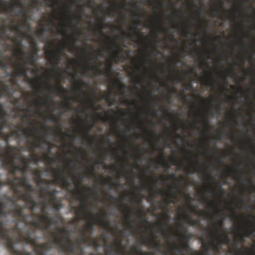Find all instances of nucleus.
Segmentation results:
<instances>
[{
  "mask_svg": "<svg viewBox=\"0 0 255 255\" xmlns=\"http://www.w3.org/2000/svg\"><path fill=\"white\" fill-rule=\"evenodd\" d=\"M245 38L242 36L241 37V40L242 42L240 44V48L244 52H247L248 50L247 46L246 44V42L244 41Z\"/></svg>",
  "mask_w": 255,
  "mask_h": 255,
  "instance_id": "c03bdc74",
  "label": "nucleus"
},
{
  "mask_svg": "<svg viewBox=\"0 0 255 255\" xmlns=\"http://www.w3.org/2000/svg\"><path fill=\"white\" fill-rule=\"evenodd\" d=\"M66 173V170L65 169H61L60 168H56L53 169V176L54 178L52 179L54 181V184L57 185H61L62 184L63 174Z\"/></svg>",
  "mask_w": 255,
  "mask_h": 255,
  "instance_id": "412c9836",
  "label": "nucleus"
},
{
  "mask_svg": "<svg viewBox=\"0 0 255 255\" xmlns=\"http://www.w3.org/2000/svg\"><path fill=\"white\" fill-rule=\"evenodd\" d=\"M96 165L94 163L90 165V169H88L86 172V178L88 179H90V177L92 175L94 174V172L95 171Z\"/></svg>",
  "mask_w": 255,
  "mask_h": 255,
  "instance_id": "58836bf2",
  "label": "nucleus"
},
{
  "mask_svg": "<svg viewBox=\"0 0 255 255\" xmlns=\"http://www.w3.org/2000/svg\"><path fill=\"white\" fill-rule=\"evenodd\" d=\"M16 16L18 17H21L22 18V23L25 24L27 21L28 19L29 18L30 16L26 14L25 13L23 12L22 11L19 10L18 12L16 13Z\"/></svg>",
  "mask_w": 255,
  "mask_h": 255,
  "instance_id": "e433bc0d",
  "label": "nucleus"
},
{
  "mask_svg": "<svg viewBox=\"0 0 255 255\" xmlns=\"http://www.w3.org/2000/svg\"><path fill=\"white\" fill-rule=\"evenodd\" d=\"M8 31L5 33V39H2L0 38V43H3L5 44L6 46L5 50H7L8 51H10V50H13L14 51V49H13V46L11 44H9V43H6V40L8 39L7 38V32Z\"/></svg>",
  "mask_w": 255,
  "mask_h": 255,
  "instance_id": "f704fd0d",
  "label": "nucleus"
},
{
  "mask_svg": "<svg viewBox=\"0 0 255 255\" xmlns=\"http://www.w3.org/2000/svg\"><path fill=\"white\" fill-rule=\"evenodd\" d=\"M113 66V63L112 62H109L107 63L106 68L105 71L100 68H96V67H94V69L96 70L97 75H104V74H107L110 76L112 74Z\"/></svg>",
  "mask_w": 255,
  "mask_h": 255,
  "instance_id": "cd10ccee",
  "label": "nucleus"
},
{
  "mask_svg": "<svg viewBox=\"0 0 255 255\" xmlns=\"http://www.w3.org/2000/svg\"><path fill=\"white\" fill-rule=\"evenodd\" d=\"M224 225V221L221 220L218 222H214L215 228L217 230L214 231V234L215 232H219L220 233V231L223 229V226Z\"/></svg>",
  "mask_w": 255,
  "mask_h": 255,
  "instance_id": "79ce46f5",
  "label": "nucleus"
},
{
  "mask_svg": "<svg viewBox=\"0 0 255 255\" xmlns=\"http://www.w3.org/2000/svg\"><path fill=\"white\" fill-rule=\"evenodd\" d=\"M24 36H26L27 39H31L30 35H28L27 33H25L24 34L23 33H19V34H16L15 36L7 35L8 39L10 40L15 46L14 55L17 56L19 57H20L22 55H25L26 54V52L23 51L22 49L21 48V46L22 45V37Z\"/></svg>",
  "mask_w": 255,
  "mask_h": 255,
  "instance_id": "423d86ee",
  "label": "nucleus"
},
{
  "mask_svg": "<svg viewBox=\"0 0 255 255\" xmlns=\"http://www.w3.org/2000/svg\"><path fill=\"white\" fill-rule=\"evenodd\" d=\"M20 5V2H8L4 1V0H0V11L2 13H10L13 12V9L15 5Z\"/></svg>",
  "mask_w": 255,
  "mask_h": 255,
  "instance_id": "4468645a",
  "label": "nucleus"
},
{
  "mask_svg": "<svg viewBox=\"0 0 255 255\" xmlns=\"http://www.w3.org/2000/svg\"><path fill=\"white\" fill-rule=\"evenodd\" d=\"M213 103L216 105L215 109H216V112L214 114V115H219L220 112H221V107L219 105H217L216 104V100L214 99L213 100Z\"/></svg>",
  "mask_w": 255,
  "mask_h": 255,
  "instance_id": "5fc2aeb1",
  "label": "nucleus"
},
{
  "mask_svg": "<svg viewBox=\"0 0 255 255\" xmlns=\"http://www.w3.org/2000/svg\"><path fill=\"white\" fill-rule=\"evenodd\" d=\"M20 2V5H15V7H20L21 8L20 10H22L23 12L25 13L27 15H29V13L30 12V9L26 8V6L24 5V3L22 2L21 0H17L16 1V2Z\"/></svg>",
  "mask_w": 255,
  "mask_h": 255,
  "instance_id": "4c0bfd02",
  "label": "nucleus"
},
{
  "mask_svg": "<svg viewBox=\"0 0 255 255\" xmlns=\"http://www.w3.org/2000/svg\"><path fill=\"white\" fill-rule=\"evenodd\" d=\"M51 147L50 146L47 148V151L46 152L45 150L44 152V161L46 162L48 165H51L52 163H57V159L55 156H50L49 155L51 152Z\"/></svg>",
  "mask_w": 255,
  "mask_h": 255,
  "instance_id": "bb28decb",
  "label": "nucleus"
},
{
  "mask_svg": "<svg viewBox=\"0 0 255 255\" xmlns=\"http://www.w3.org/2000/svg\"><path fill=\"white\" fill-rule=\"evenodd\" d=\"M114 85L115 86H118L119 88L121 90H125L127 89L128 86L127 85H124V84L122 83L121 82L118 81V80H115L114 82Z\"/></svg>",
  "mask_w": 255,
  "mask_h": 255,
  "instance_id": "49530a36",
  "label": "nucleus"
},
{
  "mask_svg": "<svg viewBox=\"0 0 255 255\" xmlns=\"http://www.w3.org/2000/svg\"><path fill=\"white\" fill-rule=\"evenodd\" d=\"M110 96V93L107 94L106 100L107 102L109 103V105L112 106L115 104L117 99L116 98H111Z\"/></svg>",
  "mask_w": 255,
  "mask_h": 255,
  "instance_id": "37998d69",
  "label": "nucleus"
},
{
  "mask_svg": "<svg viewBox=\"0 0 255 255\" xmlns=\"http://www.w3.org/2000/svg\"><path fill=\"white\" fill-rule=\"evenodd\" d=\"M94 127V124L91 126H87L85 128L83 129V131L85 132L84 139H88L90 138L91 135L90 132L92 131Z\"/></svg>",
  "mask_w": 255,
  "mask_h": 255,
  "instance_id": "c9c22d12",
  "label": "nucleus"
},
{
  "mask_svg": "<svg viewBox=\"0 0 255 255\" xmlns=\"http://www.w3.org/2000/svg\"><path fill=\"white\" fill-rule=\"evenodd\" d=\"M70 231L66 227L58 229L57 232L52 233V241L55 244V249H59L61 252H67L68 255L74 253L79 255L74 243L70 239Z\"/></svg>",
  "mask_w": 255,
  "mask_h": 255,
  "instance_id": "20e7f679",
  "label": "nucleus"
},
{
  "mask_svg": "<svg viewBox=\"0 0 255 255\" xmlns=\"http://www.w3.org/2000/svg\"><path fill=\"white\" fill-rule=\"evenodd\" d=\"M146 60H147V58H146L145 60H144L143 61L142 64H141V63L136 64L135 65L136 68V69H144H144H145L147 70V69L145 66V64H147Z\"/></svg>",
  "mask_w": 255,
  "mask_h": 255,
  "instance_id": "8fccbe9b",
  "label": "nucleus"
},
{
  "mask_svg": "<svg viewBox=\"0 0 255 255\" xmlns=\"http://www.w3.org/2000/svg\"><path fill=\"white\" fill-rule=\"evenodd\" d=\"M253 232H255V229L252 230V228H248L245 230V237H249L252 235Z\"/></svg>",
  "mask_w": 255,
  "mask_h": 255,
  "instance_id": "bf43d9fd",
  "label": "nucleus"
},
{
  "mask_svg": "<svg viewBox=\"0 0 255 255\" xmlns=\"http://www.w3.org/2000/svg\"><path fill=\"white\" fill-rule=\"evenodd\" d=\"M51 122H53L56 123H59L60 122V118H59V116L56 115H52L50 118H47Z\"/></svg>",
  "mask_w": 255,
  "mask_h": 255,
  "instance_id": "de8ad7c7",
  "label": "nucleus"
},
{
  "mask_svg": "<svg viewBox=\"0 0 255 255\" xmlns=\"http://www.w3.org/2000/svg\"><path fill=\"white\" fill-rule=\"evenodd\" d=\"M144 245L146 246H151L152 248L160 251L162 247L165 246L163 243L157 241L156 238H153L146 240L141 243L140 245Z\"/></svg>",
  "mask_w": 255,
  "mask_h": 255,
  "instance_id": "4be33fe9",
  "label": "nucleus"
},
{
  "mask_svg": "<svg viewBox=\"0 0 255 255\" xmlns=\"http://www.w3.org/2000/svg\"><path fill=\"white\" fill-rule=\"evenodd\" d=\"M220 240L222 244L225 243L226 245L227 244H229L230 242V239L227 235H225L223 238H220Z\"/></svg>",
  "mask_w": 255,
  "mask_h": 255,
  "instance_id": "6e6d98bb",
  "label": "nucleus"
},
{
  "mask_svg": "<svg viewBox=\"0 0 255 255\" xmlns=\"http://www.w3.org/2000/svg\"><path fill=\"white\" fill-rule=\"evenodd\" d=\"M32 48L34 51L33 53H29L26 52L25 55H22L20 59H22L23 57H25L26 60L23 61V63L24 64H27L28 62L30 65L34 66L35 65L36 61L38 58V56L36 53V52H38V49L36 46H32Z\"/></svg>",
  "mask_w": 255,
  "mask_h": 255,
  "instance_id": "f8f14e48",
  "label": "nucleus"
},
{
  "mask_svg": "<svg viewBox=\"0 0 255 255\" xmlns=\"http://www.w3.org/2000/svg\"><path fill=\"white\" fill-rule=\"evenodd\" d=\"M180 238L184 241L186 242L185 243H187L188 241L189 238L187 236L186 233H180Z\"/></svg>",
  "mask_w": 255,
  "mask_h": 255,
  "instance_id": "e2e57ef3",
  "label": "nucleus"
},
{
  "mask_svg": "<svg viewBox=\"0 0 255 255\" xmlns=\"http://www.w3.org/2000/svg\"><path fill=\"white\" fill-rule=\"evenodd\" d=\"M89 219L90 220L87 224V226H83L80 230L81 236L84 238H90L91 235L94 231V226L96 225V221L95 220V215L88 214L85 219Z\"/></svg>",
  "mask_w": 255,
  "mask_h": 255,
  "instance_id": "0eeeda50",
  "label": "nucleus"
},
{
  "mask_svg": "<svg viewBox=\"0 0 255 255\" xmlns=\"http://www.w3.org/2000/svg\"><path fill=\"white\" fill-rule=\"evenodd\" d=\"M112 45L113 49H115L112 56V59L113 61L115 62L116 63H118L121 59L124 58L125 55L123 53L124 49L121 45L116 41L112 42Z\"/></svg>",
  "mask_w": 255,
  "mask_h": 255,
  "instance_id": "ddd939ff",
  "label": "nucleus"
},
{
  "mask_svg": "<svg viewBox=\"0 0 255 255\" xmlns=\"http://www.w3.org/2000/svg\"><path fill=\"white\" fill-rule=\"evenodd\" d=\"M62 185L63 187L69 189L71 187V183L69 178L68 175H67V172L63 174Z\"/></svg>",
  "mask_w": 255,
  "mask_h": 255,
  "instance_id": "473e14b6",
  "label": "nucleus"
},
{
  "mask_svg": "<svg viewBox=\"0 0 255 255\" xmlns=\"http://www.w3.org/2000/svg\"><path fill=\"white\" fill-rule=\"evenodd\" d=\"M205 74H207V76L203 79L204 81L207 85L211 86L213 89H215L217 84L220 83V82L216 81V80L210 78L209 76H216L215 74L211 71H205Z\"/></svg>",
  "mask_w": 255,
  "mask_h": 255,
  "instance_id": "5701e85b",
  "label": "nucleus"
},
{
  "mask_svg": "<svg viewBox=\"0 0 255 255\" xmlns=\"http://www.w3.org/2000/svg\"><path fill=\"white\" fill-rule=\"evenodd\" d=\"M104 27V23L103 22V19H101L100 23L98 25V32L99 33H100L101 34L103 33V29Z\"/></svg>",
  "mask_w": 255,
  "mask_h": 255,
  "instance_id": "4d7b16f0",
  "label": "nucleus"
},
{
  "mask_svg": "<svg viewBox=\"0 0 255 255\" xmlns=\"http://www.w3.org/2000/svg\"><path fill=\"white\" fill-rule=\"evenodd\" d=\"M12 94H11L10 97L8 98V96H7L8 99H11L10 102L15 107V109L17 111L19 110V109L21 108V107L24 106V104L21 103V98H15V97H12Z\"/></svg>",
  "mask_w": 255,
  "mask_h": 255,
  "instance_id": "7c9ffc66",
  "label": "nucleus"
},
{
  "mask_svg": "<svg viewBox=\"0 0 255 255\" xmlns=\"http://www.w3.org/2000/svg\"><path fill=\"white\" fill-rule=\"evenodd\" d=\"M202 246L205 251L208 252L209 249H212V242L210 243H203Z\"/></svg>",
  "mask_w": 255,
  "mask_h": 255,
  "instance_id": "603ef678",
  "label": "nucleus"
},
{
  "mask_svg": "<svg viewBox=\"0 0 255 255\" xmlns=\"http://www.w3.org/2000/svg\"><path fill=\"white\" fill-rule=\"evenodd\" d=\"M201 123L203 124L205 128H208L209 124L208 123L207 120H206L205 117H203V119L202 120Z\"/></svg>",
  "mask_w": 255,
  "mask_h": 255,
  "instance_id": "69168bd1",
  "label": "nucleus"
},
{
  "mask_svg": "<svg viewBox=\"0 0 255 255\" xmlns=\"http://www.w3.org/2000/svg\"><path fill=\"white\" fill-rule=\"evenodd\" d=\"M49 80L48 79L46 83L47 85V90L49 92L50 94H52L55 93H58L60 94L61 96L63 95V94H66L67 93V91L66 90L64 87H62L60 85V82L59 81L58 85L56 86H52L49 84Z\"/></svg>",
  "mask_w": 255,
  "mask_h": 255,
  "instance_id": "f3484780",
  "label": "nucleus"
},
{
  "mask_svg": "<svg viewBox=\"0 0 255 255\" xmlns=\"http://www.w3.org/2000/svg\"><path fill=\"white\" fill-rule=\"evenodd\" d=\"M172 198H170L167 192L164 191H160L159 193L161 196H165V198L163 201H158L157 202V204L158 206V209H166L167 206L169 205L170 203H173L177 198V193L174 192L172 189H171Z\"/></svg>",
  "mask_w": 255,
  "mask_h": 255,
  "instance_id": "1a4fd4ad",
  "label": "nucleus"
},
{
  "mask_svg": "<svg viewBox=\"0 0 255 255\" xmlns=\"http://www.w3.org/2000/svg\"><path fill=\"white\" fill-rule=\"evenodd\" d=\"M16 66V67L15 68V79L17 78V77H24L25 82H27L31 85L36 84L39 90V92L42 93V90L44 88L42 84H41V83H42V76H38L36 80L30 79L27 75L28 71V68L23 66V64L21 63H16L14 66Z\"/></svg>",
  "mask_w": 255,
  "mask_h": 255,
  "instance_id": "39448f33",
  "label": "nucleus"
},
{
  "mask_svg": "<svg viewBox=\"0 0 255 255\" xmlns=\"http://www.w3.org/2000/svg\"><path fill=\"white\" fill-rule=\"evenodd\" d=\"M2 13L0 11V15ZM6 19L1 18V24L0 25V38L5 39V33L8 31V25L6 24Z\"/></svg>",
  "mask_w": 255,
  "mask_h": 255,
  "instance_id": "c756f323",
  "label": "nucleus"
},
{
  "mask_svg": "<svg viewBox=\"0 0 255 255\" xmlns=\"http://www.w3.org/2000/svg\"><path fill=\"white\" fill-rule=\"evenodd\" d=\"M130 201L133 204L134 208L136 209V212L139 217L141 220H144L146 218L147 213L144 211H141L139 207L135 204V200L133 198H131Z\"/></svg>",
  "mask_w": 255,
  "mask_h": 255,
  "instance_id": "2f4dec72",
  "label": "nucleus"
},
{
  "mask_svg": "<svg viewBox=\"0 0 255 255\" xmlns=\"http://www.w3.org/2000/svg\"><path fill=\"white\" fill-rule=\"evenodd\" d=\"M127 208L125 209L124 211L126 214V217L128 221L127 227L129 229H132L134 225V221L131 220V215L132 211L129 209V206L128 204H126Z\"/></svg>",
  "mask_w": 255,
  "mask_h": 255,
  "instance_id": "393cba45",
  "label": "nucleus"
},
{
  "mask_svg": "<svg viewBox=\"0 0 255 255\" xmlns=\"http://www.w3.org/2000/svg\"><path fill=\"white\" fill-rule=\"evenodd\" d=\"M42 102L39 101V100H36L35 102L34 105L33 103H29L28 105V108H22L21 110V112L24 113V115L22 116L21 118V123L19 124L18 125H15L13 123H11L10 124L8 122V114L7 111L5 110L3 105L2 104L0 103V111L4 112L5 113V118L4 120L6 122V125L3 127L2 129H1V131L2 133L5 134H9L12 132L13 130L17 128L18 126H23L24 128H25V126L24 124V122H27L28 126H33V123L31 122V120H30L29 118L32 117V115L31 114L30 115H28V113L31 112V110H34V107H39L41 105H45L47 107H49L50 105L49 103L53 102V100L52 99V96L50 95L48 96V99H45L44 98H41ZM2 120L0 119V123L1 122ZM0 138L4 140V139L2 136L0 135Z\"/></svg>",
  "mask_w": 255,
  "mask_h": 255,
  "instance_id": "7ed1b4c3",
  "label": "nucleus"
},
{
  "mask_svg": "<svg viewBox=\"0 0 255 255\" xmlns=\"http://www.w3.org/2000/svg\"><path fill=\"white\" fill-rule=\"evenodd\" d=\"M45 54L47 58L52 65H58L62 59V55L56 51H54L52 48V44L49 43L45 46Z\"/></svg>",
  "mask_w": 255,
  "mask_h": 255,
  "instance_id": "6e6552de",
  "label": "nucleus"
},
{
  "mask_svg": "<svg viewBox=\"0 0 255 255\" xmlns=\"http://www.w3.org/2000/svg\"><path fill=\"white\" fill-rule=\"evenodd\" d=\"M47 203H49V205L47 206V209L51 208L53 209V211L55 212H58L63 207L62 203L57 196V199L55 201H51L50 199H49Z\"/></svg>",
  "mask_w": 255,
  "mask_h": 255,
  "instance_id": "a878e982",
  "label": "nucleus"
},
{
  "mask_svg": "<svg viewBox=\"0 0 255 255\" xmlns=\"http://www.w3.org/2000/svg\"><path fill=\"white\" fill-rule=\"evenodd\" d=\"M91 239V242L93 245L96 248H99L101 246V239L100 238H90Z\"/></svg>",
  "mask_w": 255,
  "mask_h": 255,
  "instance_id": "ea45409f",
  "label": "nucleus"
},
{
  "mask_svg": "<svg viewBox=\"0 0 255 255\" xmlns=\"http://www.w3.org/2000/svg\"><path fill=\"white\" fill-rule=\"evenodd\" d=\"M131 29L134 30L135 32L134 34H132V33H130L129 36L132 38V37H137L138 39H143V40H145L144 39V33L143 32H140L139 30L140 29H137V27H132L130 28Z\"/></svg>",
  "mask_w": 255,
  "mask_h": 255,
  "instance_id": "72a5a7b5",
  "label": "nucleus"
},
{
  "mask_svg": "<svg viewBox=\"0 0 255 255\" xmlns=\"http://www.w3.org/2000/svg\"><path fill=\"white\" fill-rule=\"evenodd\" d=\"M13 12H11V13H8V15L6 17H4L3 18V19H6V23L7 21H10V29L13 30H14L16 31V34H19L22 33L21 32V27L20 24L19 22H16L12 18V17L13 16V15L12 14Z\"/></svg>",
  "mask_w": 255,
  "mask_h": 255,
  "instance_id": "6ab92c4d",
  "label": "nucleus"
},
{
  "mask_svg": "<svg viewBox=\"0 0 255 255\" xmlns=\"http://www.w3.org/2000/svg\"><path fill=\"white\" fill-rule=\"evenodd\" d=\"M157 225L160 226L163 236H165L167 238L171 239L173 235V231L171 228L168 226L167 222L164 221V219L160 220V221L157 222Z\"/></svg>",
  "mask_w": 255,
  "mask_h": 255,
  "instance_id": "dca6fc26",
  "label": "nucleus"
},
{
  "mask_svg": "<svg viewBox=\"0 0 255 255\" xmlns=\"http://www.w3.org/2000/svg\"><path fill=\"white\" fill-rule=\"evenodd\" d=\"M180 233H186L187 232V229L185 226L183 225H180Z\"/></svg>",
  "mask_w": 255,
  "mask_h": 255,
  "instance_id": "774afa93",
  "label": "nucleus"
},
{
  "mask_svg": "<svg viewBox=\"0 0 255 255\" xmlns=\"http://www.w3.org/2000/svg\"><path fill=\"white\" fill-rule=\"evenodd\" d=\"M73 84L76 87L77 89L79 90V91L85 94V92L82 87L83 82H80L79 81H76V80H73Z\"/></svg>",
  "mask_w": 255,
  "mask_h": 255,
  "instance_id": "a19ab883",
  "label": "nucleus"
},
{
  "mask_svg": "<svg viewBox=\"0 0 255 255\" xmlns=\"http://www.w3.org/2000/svg\"><path fill=\"white\" fill-rule=\"evenodd\" d=\"M88 196H84V198L81 200V208L76 207V206H73L72 207L75 214L78 216L79 219H85L87 215L86 210H87L88 208Z\"/></svg>",
  "mask_w": 255,
  "mask_h": 255,
  "instance_id": "9d476101",
  "label": "nucleus"
},
{
  "mask_svg": "<svg viewBox=\"0 0 255 255\" xmlns=\"http://www.w3.org/2000/svg\"><path fill=\"white\" fill-rule=\"evenodd\" d=\"M172 245L173 251L177 253H181L185 251L186 252L189 253V251L192 249L188 243H184L180 241L179 245L177 244L175 242H171Z\"/></svg>",
  "mask_w": 255,
  "mask_h": 255,
  "instance_id": "2eb2a0df",
  "label": "nucleus"
},
{
  "mask_svg": "<svg viewBox=\"0 0 255 255\" xmlns=\"http://www.w3.org/2000/svg\"><path fill=\"white\" fill-rule=\"evenodd\" d=\"M54 185V181L52 180L43 179V182L40 185H38L40 188V193L38 195L39 200L36 202L33 197V193L35 191V188L28 182V177H14L11 179L8 177L5 181H0V189L5 185H9L12 189L13 195L8 196L7 193L4 195V198L8 202L10 203L11 209H22L24 212V209L26 208L30 209V211L33 212L36 210V207H39L41 212H45V209L47 208L49 203H46L49 199L51 201L57 199V194L59 192L56 189L50 190V185ZM0 203L5 205V211L6 203L4 201H0ZM0 222L10 224L11 221H9L8 218L0 217Z\"/></svg>",
  "mask_w": 255,
  "mask_h": 255,
  "instance_id": "f03ea898",
  "label": "nucleus"
},
{
  "mask_svg": "<svg viewBox=\"0 0 255 255\" xmlns=\"http://www.w3.org/2000/svg\"><path fill=\"white\" fill-rule=\"evenodd\" d=\"M249 250L248 249L244 248L242 249L241 252H240V255H248Z\"/></svg>",
  "mask_w": 255,
  "mask_h": 255,
  "instance_id": "338daca9",
  "label": "nucleus"
},
{
  "mask_svg": "<svg viewBox=\"0 0 255 255\" xmlns=\"http://www.w3.org/2000/svg\"><path fill=\"white\" fill-rule=\"evenodd\" d=\"M34 176L33 180L37 185H40L43 182L42 172L38 168L33 169L31 168L29 171Z\"/></svg>",
  "mask_w": 255,
  "mask_h": 255,
  "instance_id": "b1692460",
  "label": "nucleus"
},
{
  "mask_svg": "<svg viewBox=\"0 0 255 255\" xmlns=\"http://www.w3.org/2000/svg\"><path fill=\"white\" fill-rule=\"evenodd\" d=\"M182 219H183L184 221L191 226L199 227L200 225V223L198 219H193L189 215H183L181 218H178L179 220Z\"/></svg>",
  "mask_w": 255,
  "mask_h": 255,
  "instance_id": "c85d7f7f",
  "label": "nucleus"
},
{
  "mask_svg": "<svg viewBox=\"0 0 255 255\" xmlns=\"http://www.w3.org/2000/svg\"><path fill=\"white\" fill-rule=\"evenodd\" d=\"M221 235L219 232H215L214 236L212 237L211 248L217 252H220L222 243L220 240Z\"/></svg>",
  "mask_w": 255,
  "mask_h": 255,
  "instance_id": "a211bd4d",
  "label": "nucleus"
},
{
  "mask_svg": "<svg viewBox=\"0 0 255 255\" xmlns=\"http://www.w3.org/2000/svg\"><path fill=\"white\" fill-rule=\"evenodd\" d=\"M54 131L56 133L60 135H61L62 136L63 139H65L64 136H67L70 135L69 133H63L60 131H59L58 128H54Z\"/></svg>",
  "mask_w": 255,
  "mask_h": 255,
  "instance_id": "13d9d810",
  "label": "nucleus"
},
{
  "mask_svg": "<svg viewBox=\"0 0 255 255\" xmlns=\"http://www.w3.org/2000/svg\"><path fill=\"white\" fill-rule=\"evenodd\" d=\"M39 3V0H31L29 4V6L32 9L35 8V7L38 6Z\"/></svg>",
  "mask_w": 255,
  "mask_h": 255,
  "instance_id": "3c124183",
  "label": "nucleus"
},
{
  "mask_svg": "<svg viewBox=\"0 0 255 255\" xmlns=\"http://www.w3.org/2000/svg\"><path fill=\"white\" fill-rule=\"evenodd\" d=\"M77 218L73 219V220H71L69 221V224L70 225L73 226H77L78 223L79 221V220H82V219H79V217L78 216H77Z\"/></svg>",
  "mask_w": 255,
  "mask_h": 255,
  "instance_id": "864d4df0",
  "label": "nucleus"
},
{
  "mask_svg": "<svg viewBox=\"0 0 255 255\" xmlns=\"http://www.w3.org/2000/svg\"><path fill=\"white\" fill-rule=\"evenodd\" d=\"M98 222H99L100 225L104 227V228H105L106 229H108L110 228V222L108 221H104V220H102L101 219H99Z\"/></svg>",
  "mask_w": 255,
  "mask_h": 255,
  "instance_id": "a18cd8bd",
  "label": "nucleus"
},
{
  "mask_svg": "<svg viewBox=\"0 0 255 255\" xmlns=\"http://www.w3.org/2000/svg\"><path fill=\"white\" fill-rule=\"evenodd\" d=\"M221 9V7L216 6L215 8L213 10L212 14L213 16H216L218 12L220 11Z\"/></svg>",
  "mask_w": 255,
  "mask_h": 255,
  "instance_id": "0e129e2a",
  "label": "nucleus"
},
{
  "mask_svg": "<svg viewBox=\"0 0 255 255\" xmlns=\"http://www.w3.org/2000/svg\"><path fill=\"white\" fill-rule=\"evenodd\" d=\"M65 49L66 47L65 45H61L58 48L56 51L59 52L62 55V54L64 53Z\"/></svg>",
  "mask_w": 255,
  "mask_h": 255,
  "instance_id": "680f3d73",
  "label": "nucleus"
},
{
  "mask_svg": "<svg viewBox=\"0 0 255 255\" xmlns=\"http://www.w3.org/2000/svg\"><path fill=\"white\" fill-rule=\"evenodd\" d=\"M217 191L216 192V194L217 195L218 194L220 195V196H222V194L225 193L224 190L223 189V188L221 187V186H217Z\"/></svg>",
  "mask_w": 255,
  "mask_h": 255,
  "instance_id": "052dcab7",
  "label": "nucleus"
},
{
  "mask_svg": "<svg viewBox=\"0 0 255 255\" xmlns=\"http://www.w3.org/2000/svg\"><path fill=\"white\" fill-rule=\"evenodd\" d=\"M121 240L117 238L115 240V244L114 245L108 244L106 239H103L104 245L107 247L108 250H105V253L107 255H114L115 253L117 255H120L121 254V250L120 249L121 245Z\"/></svg>",
  "mask_w": 255,
  "mask_h": 255,
  "instance_id": "9b49d317",
  "label": "nucleus"
},
{
  "mask_svg": "<svg viewBox=\"0 0 255 255\" xmlns=\"http://www.w3.org/2000/svg\"><path fill=\"white\" fill-rule=\"evenodd\" d=\"M29 97H30V95H29V93H28V92H22V98L23 101L25 102H28L29 104L32 103L31 102H30L29 101Z\"/></svg>",
  "mask_w": 255,
  "mask_h": 255,
  "instance_id": "09e8293b",
  "label": "nucleus"
},
{
  "mask_svg": "<svg viewBox=\"0 0 255 255\" xmlns=\"http://www.w3.org/2000/svg\"><path fill=\"white\" fill-rule=\"evenodd\" d=\"M5 116V113L0 111V119L2 121L0 123V135L2 136L7 144L10 138L16 139L18 144L24 140L25 146V147L22 146V148L27 149L31 153L29 157L26 158L19 152L16 146L7 145L4 149L0 144L1 166L7 169L10 174L14 175L17 172H20L23 175L22 177H27V173L31 169L30 161L37 165L44 160V152L46 149L43 144L47 141L38 135L40 131L39 127L36 125L29 129L25 128L23 126H19L9 134L2 133L1 129L6 125Z\"/></svg>",
  "mask_w": 255,
  "mask_h": 255,
  "instance_id": "f257e3e1",
  "label": "nucleus"
},
{
  "mask_svg": "<svg viewBox=\"0 0 255 255\" xmlns=\"http://www.w3.org/2000/svg\"><path fill=\"white\" fill-rule=\"evenodd\" d=\"M152 181L153 183L154 186L153 188H148V186L147 184H144L142 186V187L143 188H148V191L150 192L151 195L152 196V199L151 200H153L154 198L156 197V196H157V195H159V193L160 192H158L157 190L155 189V188L156 187L157 183L158 182V178L157 176L155 175H153L151 177Z\"/></svg>",
  "mask_w": 255,
  "mask_h": 255,
  "instance_id": "aec40b11",
  "label": "nucleus"
}]
</instances>
